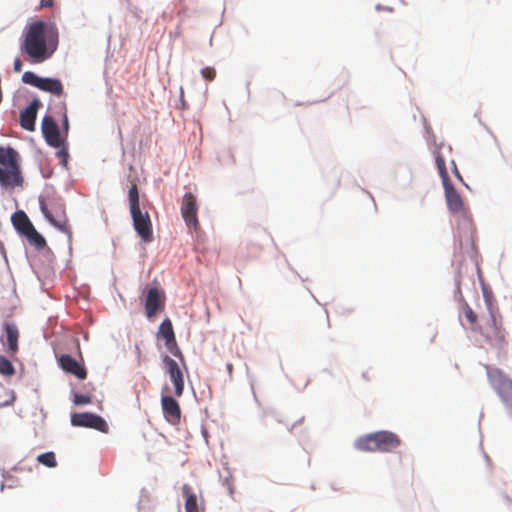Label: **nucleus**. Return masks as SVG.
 Returning a JSON list of instances; mask_svg holds the SVG:
<instances>
[{"instance_id": "obj_1", "label": "nucleus", "mask_w": 512, "mask_h": 512, "mask_svg": "<svg viewBox=\"0 0 512 512\" xmlns=\"http://www.w3.org/2000/svg\"><path fill=\"white\" fill-rule=\"evenodd\" d=\"M58 41L57 28L38 20L25 27L20 50L28 56L31 63H42L56 51Z\"/></svg>"}, {"instance_id": "obj_2", "label": "nucleus", "mask_w": 512, "mask_h": 512, "mask_svg": "<svg viewBox=\"0 0 512 512\" xmlns=\"http://www.w3.org/2000/svg\"><path fill=\"white\" fill-rule=\"evenodd\" d=\"M485 301L489 311V317L482 319V323L478 326V331L487 341V343L499 351L500 357H505V348L507 346L506 332L502 327L501 321L496 317V311L493 303L492 296L484 292Z\"/></svg>"}, {"instance_id": "obj_3", "label": "nucleus", "mask_w": 512, "mask_h": 512, "mask_svg": "<svg viewBox=\"0 0 512 512\" xmlns=\"http://www.w3.org/2000/svg\"><path fill=\"white\" fill-rule=\"evenodd\" d=\"M40 210L47 221L59 231L71 237L72 231L63 199L56 195L39 198Z\"/></svg>"}, {"instance_id": "obj_4", "label": "nucleus", "mask_w": 512, "mask_h": 512, "mask_svg": "<svg viewBox=\"0 0 512 512\" xmlns=\"http://www.w3.org/2000/svg\"><path fill=\"white\" fill-rule=\"evenodd\" d=\"M435 162L444 187L447 207L453 214H464L466 207L460 194L454 188L446 168V160L439 151H435Z\"/></svg>"}, {"instance_id": "obj_5", "label": "nucleus", "mask_w": 512, "mask_h": 512, "mask_svg": "<svg viewBox=\"0 0 512 512\" xmlns=\"http://www.w3.org/2000/svg\"><path fill=\"white\" fill-rule=\"evenodd\" d=\"M487 380L504 407L512 411V378L498 367L485 366Z\"/></svg>"}, {"instance_id": "obj_6", "label": "nucleus", "mask_w": 512, "mask_h": 512, "mask_svg": "<svg viewBox=\"0 0 512 512\" xmlns=\"http://www.w3.org/2000/svg\"><path fill=\"white\" fill-rule=\"evenodd\" d=\"M400 443L401 441L396 434L388 431H379L360 437L356 442V446L363 451L391 452L398 448Z\"/></svg>"}, {"instance_id": "obj_7", "label": "nucleus", "mask_w": 512, "mask_h": 512, "mask_svg": "<svg viewBox=\"0 0 512 512\" xmlns=\"http://www.w3.org/2000/svg\"><path fill=\"white\" fill-rule=\"evenodd\" d=\"M162 362L165 372L168 374L170 381L173 384V394L175 397H181L184 392V374L188 373L187 363L185 362V368L181 365V362H177L168 355L162 356Z\"/></svg>"}, {"instance_id": "obj_8", "label": "nucleus", "mask_w": 512, "mask_h": 512, "mask_svg": "<svg viewBox=\"0 0 512 512\" xmlns=\"http://www.w3.org/2000/svg\"><path fill=\"white\" fill-rule=\"evenodd\" d=\"M22 81L25 84L34 86L41 91L53 95H61L63 93V85L58 79L42 78L37 76L35 73L28 71L23 74Z\"/></svg>"}, {"instance_id": "obj_9", "label": "nucleus", "mask_w": 512, "mask_h": 512, "mask_svg": "<svg viewBox=\"0 0 512 512\" xmlns=\"http://www.w3.org/2000/svg\"><path fill=\"white\" fill-rule=\"evenodd\" d=\"M130 212L137 235L145 243L152 242L153 229L149 213L147 211L142 212L141 209L132 210Z\"/></svg>"}, {"instance_id": "obj_10", "label": "nucleus", "mask_w": 512, "mask_h": 512, "mask_svg": "<svg viewBox=\"0 0 512 512\" xmlns=\"http://www.w3.org/2000/svg\"><path fill=\"white\" fill-rule=\"evenodd\" d=\"M197 212L198 205L195 195L191 192L185 193L181 203V214L189 229L197 230L199 227Z\"/></svg>"}, {"instance_id": "obj_11", "label": "nucleus", "mask_w": 512, "mask_h": 512, "mask_svg": "<svg viewBox=\"0 0 512 512\" xmlns=\"http://www.w3.org/2000/svg\"><path fill=\"white\" fill-rule=\"evenodd\" d=\"M71 424L77 427L93 428L100 432L108 431V424L102 417L88 412L72 414Z\"/></svg>"}, {"instance_id": "obj_12", "label": "nucleus", "mask_w": 512, "mask_h": 512, "mask_svg": "<svg viewBox=\"0 0 512 512\" xmlns=\"http://www.w3.org/2000/svg\"><path fill=\"white\" fill-rule=\"evenodd\" d=\"M165 299L164 291L157 287L149 288L144 303L146 316L152 318L158 312H161L165 307Z\"/></svg>"}, {"instance_id": "obj_13", "label": "nucleus", "mask_w": 512, "mask_h": 512, "mask_svg": "<svg viewBox=\"0 0 512 512\" xmlns=\"http://www.w3.org/2000/svg\"><path fill=\"white\" fill-rule=\"evenodd\" d=\"M42 133L48 145L52 147H60L64 143L65 138L61 136L59 127L52 116L46 115L43 118Z\"/></svg>"}, {"instance_id": "obj_14", "label": "nucleus", "mask_w": 512, "mask_h": 512, "mask_svg": "<svg viewBox=\"0 0 512 512\" xmlns=\"http://www.w3.org/2000/svg\"><path fill=\"white\" fill-rule=\"evenodd\" d=\"M161 407L164 418L172 425H177L181 419V408L177 400L169 395H162Z\"/></svg>"}, {"instance_id": "obj_15", "label": "nucleus", "mask_w": 512, "mask_h": 512, "mask_svg": "<svg viewBox=\"0 0 512 512\" xmlns=\"http://www.w3.org/2000/svg\"><path fill=\"white\" fill-rule=\"evenodd\" d=\"M182 495L185 498L186 512H204V500L196 494L192 487L188 484L182 486Z\"/></svg>"}, {"instance_id": "obj_16", "label": "nucleus", "mask_w": 512, "mask_h": 512, "mask_svg": "<svg viewBox=\"0 0 512 512\" xmlns=\"http://www.w3.org/2000/svg\"><path fill=\"white\" fill-rule=\"evenodd\" d=\"M41 103L38 98H34V100L30 103L28 107H26L20 113V126L27 131L35 130V121L37 117V111Z\"/></svg>"}, {"instance_id": "obj_17", "label": "nucleus", "mask_w": 512, "mask_h": 512, "mask_svg": "<svg viewBox=\"0 0 512 512\" xmlns=\"http://www.w3.org/2000/svg\"><path fill=\"white\" fill-rule=\"evenodd\" d=\"M60 367L67 373L75 375L79 379H85L87 371L85 367L70 355H61L58 359Z\"/></svg>"}, {"instance_id": "obj_18", "label": "nucleus", "mask_w": 512, "mask_h": 512, "mask_svg": "<svg viewBox=\"0 0 512 512\" xmlns=\"http://www.w3.org/2000/svg\"><path fill=\"white\" fill-rule=\"evenodd\" d=\"M23 178L20 173L19 165L13 167H0V183L5 187H15L22 185Z\"/></svg>"}, {"instance_id": "obj_19", "label": "nucleus", "mask_w": 512, "mask_h": 512, "mask_svg": "<svg viewBox=\"0 0 512 512\" xmlns=\"http://www.w3.org/2000/svg\"><path fill=\"white\" fill-rule=\"evenodd\" d=\"M6 342L8 346V352L11 355H14L18 351V339H19V331L17 326L14 323H5L4 324Z\"/></svg>"}, {"instance_id": "obj_20", "label": "nucleus", "mask_w": 512, "mask_h": 512, "mask_svg": "<svg viewBox=\"0 0 512 512\" xmlns=\"http://www.w3.org/2000/svg\"><path fill=\"white\" fill-rule=\"evenodd\" d=\"M12 223L15 229L22 235H25L34 227L26 213L23 211H17L13 214Z\"/></svg>"}, {"instance_id": "obj_21", "label": "nucleus", "mask_w": 512, "mask_h": 512, "mask_svg": "<svg viewBox=\"0 0 512 512\" xmlns=\"http://www.w3.org/2000/svg\"><path fill=\"white\" fill-rule=\"evenodd\" d=\"M17 157L18 154L14 149L10 147H0V164L4 167H13L14 165H18Z\"/></svg>"}, {"instance_id": "obj_22", "label": "nucleus", "mask_w": 512, "mask_h": 512, "mask_svg": "<svg viewBox=\"0 0 512 512\" xmlns=\"http://www.w3.org/2000/svg\"><path fill=\"white\" fill-rule=\"evenodd\" d=\"M29 243L35 246L37 249H43L46 246L44 237L33 227L24 235Z\"/></svg>"}, {"instance_id": "obj_23", "label": "nucleus", "mask_w": 512, "mask_h": 512, "mask_svg": "<svg viewBox=\"0 0 512 512\" xmlns=\"http://www.w3.org/2000/svg\"><path fill=\"white\" fill-rule=\"evenodd\" d=\"M462 313L468 321L471 330L476 331L480 325L478 324V316L466 302L462 305Z\"/></svg>"}, {"instance_id": "obj_24", "label": "nucleus", "mask_w": 512, "mask_h": 512, "mask_svg": "<svg viewBox=\"0 0 512 512\" xmlns=\"http://www.w3.org/2000/svg\"><path fill=\"white\" fill-rule=\"evenodd\" d=\"M165 347L174 357L179 360V362H181V365L185 367L186 359L177 344L176 337L172 338L171 341H165Z\"/></svg>"}, {"instance_id": "obj_25", "label": "nucleus", "mask_w": 512, "mask_h": 512, "mask_svg": "<svg viewBox=\"0 0 512 512\" xmlns=\"http://www.w3.org/2000/svg\"><path fill=\"white\" fill-rule=\"evenodd\" d=\"M158 336L163 338L165 341L175 337L172 322L170 319H165L159 326Z\"/></svg>"}, {"instance_id": "obj_26", "label": "nucleus", "mask_w": 512, "mask_h": 512, "mask_svg": "<svg viewBox=\"0 0 512 512\" xmlns=\"http://www.w3.org/2000/svg\"><path fill=\"white\" fill-rule=\"evenodd\" d=\"M128 200L130 211L140 209L139 192L136 184H132L128 191Z\"/></svg>"}, {"instance_id": "obj_27", "label": "nucleus", "mask_w": 512, "mask_h": 512, "mask_svg": "<svg viewBox=\"0 0 512 512\" xmlns=\"http://www.w3.org/2000/svg\"><path fill=\"white\" fill-rule=\"evenodd\" d=\"M37 460L39 463H41L47 467H50V468H54L57 466L56 457L53 452H46V453L40 454L37 457Z\"/></svg>"}, {"instance_id": "obj_28", "label": "nucleus", "mask_w": 512, "mask_h": 512, "mask_svg": "<svg viewBox=\"0 0 512 512\" xmlns=\"http://www.w3.org/2000/svg\"><path fill=\"white\" fill-rule=\"evenodd\" d=\"M15 373L14 366L4 356H0V374L3 376H12Z\"/></svg>"}, {"instance_id": "obj_29", "label": "nucleus", "mask_w": 512, "mask_h": 512, "mask_svg": "<svg viewBox=\"0 0 512 512\" xmlns=\"http://www.w3.org/2000/svg\"><path fill=\"white\" fill-rule=\"evenodd\" d=\"M59 150L57 152V157L60 159L63 166H67L69 153H68V147L66 144V140H64V143L62 146L58 147Z\"/></svg>"}, {"instance_id": "obj_30", "label": "nucleus", "mask_w": 512, "mask_h": 512, "mask_svg": "<svg viewBox=\"0 0 512 512\" xmlns=\"http://www.w3.org/2000/svg\"><path fill=\"white\" fill-rule=\"evenodd\" d=\"M91 402H92V398L90 395L80 394V393L74 394L73 403L75 405H84V404H89Z\"/></svg>"}, {"instance_id": "obj_31", "label": "nucleus", "mask_w": 512, "mask_h": 512, "mask_svg": "<svg viewBox=\"0 0 512 512\" xmlns=\"http://www.w3.org/2000/svg\"><path fill=\"white\" fill-rule=\"evenodd\" d=\"M201 74L206 80L212 81L216 76V71L213 67H204L201 70Z\"/></svg>"}, {"instance_id": "obj_32", "label": "nucleus", "mask_w": 512, "mask_h": 512, "mask_svg": "<svg viewBox=\"0 0 512 512\" xmlns=\"http://www.w3.org/2000/svg\"><path fill=\"white\" fill-rule=\"evenodd\" d=\"M451 163H452V166H453V173H454V175H455V176H456V177H457L461 182H463V178H462V176H461V174H460V172H459V170H458V168H457V166H456L455 161H454V160H452V161H451Z\"/></svg>"}, {"instance_id": "obj_33", "label": "nucleus", "mask_w": 512, "mask_h": 512, "mask_svg": "<svg viewBox=\"0 0 512 512\" xmlns=\"http://www.w3.org/2000/svg\"><path fill=\"white\" fill-rule=\"evenodd\" d=\"M14 70L16 72H21V70H22V62L19 58H16L14 60Z\"/></svg>"}, {"instance_id": "obj_34", "label": "nucleus", "mask_w": 512, "mask_h": 512, "mask_svg": "<svg viewBox=\"0 0 512 512\" xmlns=\"http://www.w3.org/2000/svg\"><path fill=\"white\" fill-rule=\"evenodd\" d=\"M54 0H41L40 1V6L42 8H46V7H52L53 6V2Z\"/></svg>"}, {"instance_id": "obj_35", "label": "nucleus", "mask_w": 512, "mask_h": 512, "mask_svg": "<svg viewBox=\"0 0 512 512\" xmlns=\"http://www.w3.org/2000/svg\"><path fill=\"white\" fill-rule=\"evenodd\" d=\"M376 8H377V10H382V9H383V10H386V11H388V12H393V8H391V7H385V8H383V7H381L380 5H377V7H376Z\"/></svg>"}, {"instance_id": "obj_36", "label": "nucleus", "mask_w": 512, "mask_h": 512, "mask_svg": "<svg viewBox=\"0 0 512 512\" xmlns=\"http://www.w3.org/2000/svg\"><path fill=\"white\" fill-rule=\"evenodd\" d=\"M63 124H64L65 130L67 131L68 130V118H67L66 115L64 116V123Z\"/></svg>"}, {"instance_id": "obj_37", "label": "nucleus", "mask_w": 512, "mask_h": 512, "mask_svg": "<svg viewBox=\"0 0 512 512\" xmlns=\"http://www.w3.org/2000/svg\"><path fill=\"white\" fill-rule=\"evenodd\" d=\"M227 370H228L229 374L232 373L233 365L231 363L227 364Z\"/></svg>"}, {"instance_id": "obj_38", "label": "nucleus", "mask_w": 512, "mask_h": 512, "mask_svg": "<svg viewBox=\"0 0 512 512\" xmlns=\"http://www.w3.org/2000/svg\"><path fill=\"white\" fill-rule=\"evenodd\" d=\"M180 102L182 104V107L185 108L186 107V103H185L184 98H180Z\"/></svg>"}]
</instances>
